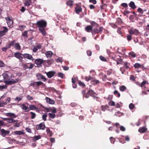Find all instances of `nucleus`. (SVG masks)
Segmentation results:
<instances>
[{"label": "nucleus", "instance_id": "obj_38", "mask_svg": "<svg viewBox=\"0 0 149 149\" xmlns=\"http://www.w3.org/2000/svg\"><path fill=\"white\" fill-rule=\"evenodd\" d=\"M30 2L29 1L26 0L24 1V4L25 5L27 6H29L30 5Z\"/></svg>", "mask_w": 149, "mask_h": 149}, {"label": "nucleus", "instance_id": "obj_32", "mask_svg": "<svg viewBox=\"0 0 149 149\" xmlns=\"http://www.w3.org/2000/svg\"><path fill=\"white\" fill-rule=\"evenodd\" d=\"M99 32V29H94L92 31V33L93 34H94L95 33H98Z\"/></svg>", "mask_w": 149, "mask_h": 149}, {"label": "nucleus", "instance_id": "obj_61", "mask_svg": "<svg viewBox=\"0 0 149 149\" xmlns=\"http://www.w3.org/2000/svg\"><path fill=\"white\" fill-rule=\"evenodd\" d=\"M27 98L28 100H33V98L32 97L30 96L29 95H27Z\"/></svg>", "mask_w": 149, "mask_h": 149}, {"label": "nucleus", "instance_id": "obj_5", "mask_svg": "<svg viewBox=\"0 0 149 149\" xmlns=\"http://www.w3.org/2000/svg\"><path fill=\"white\" fill-rule=\"evenodd\" d=\"M36 128L37 130H44L45 127L44 123H42L39 125H37L36 126Z\"/></svg>", "mask_w": 149, "mask_h": 149}, {"label": "nucleus", "instance_id": "obj_44", "mask_svg": "<svg viewBox=\"0 0 149 149\" xmlns=\"http://www.w3.org/2000/svg\"><path fill=\"white\" fill-rule=\"evenodd\" d=\"M91 24L92 25L91 26H93V27L94 26H95V27H97L98 26L97 24L95 22L93 21H92L91 22Z\"/></svg>", "mask_w": 149, "mask_h": 149}, {"label": "nucleus", "instance_id": "obj_10", "mask_svg": "<svg viewBox=\"0 0 149 149\" xmlns=\"http://www.w3.org/2000/svg\"><path fill=\"white\" fill-rule=\"evenodd\" d=\"M19 105L22 109L25 110V112L29 111L28 106H26L24 104H20Z\"/></svg>", "mask_w": 149, "mask_h": 149}, {"label": "nucleus", "instance_id": "obj_15", "mask_svg": "<svg viewBox=\"0 0 149 149\" xmlns=\"http://www.w3.org/2000/svg\"><path fill=\"white\" fill-rule=\"evenodd\" d=\"M76 12L77 14H79L81 12L82 9L81 7L78 5H77L75 8Z\"/></svg>", "mask_w": 149, "mask_h": 149}, {"label": "nucleus", "instance_id": "obj_54", "mask_svg": "<svg viewBox=\"0 0 149 149\" xmlns=\"http://www.w3.org/2000/svg\"><path fill=\"white\" fill-rule=\"evenodd\" d=\"M79 85L81 86L82 87H84L85 86V85L83 82L79 81Z\"/></svg>", "mask_w": 149, "mask_h": 149}, {"label": "nucleus", "instance_id": "obj_50", "mask_svg": "<svg viewBox=\"0 0 149 149\" xmlns=\"http://www.w3.org/2000/svg\"><path fill=\"white\" fill-rule=\"evenodd\" d=\"M51 112H52L54 114L56 112V109L55 108H53L51 109Z\"/></svg>", "mask_w": 149, "mask_h": 149}, {"label": "nucleus", "instance_id": "obj_45", "mask_svg": "<svg viewBox=\"0 0 149 149\" xmlns=\"http://www.w3.org/2000/svg\"><path fill=\"white\" fill-rule=\"evenodd\" d=\"M134 107V104L132 103H130L129 105V108L130 109H133Z\"/></svg>", "mask_w": 149, "mask_h": 149}, {"label": "nucleus", "instance_id": "obj_12", "mask_svg": "<svg viewBox=\"0 0 149 149\" xmlns=\"http://www.w3.org/2000/svg\"><path fill=\"white\" fill-rule=\"evenodd\" d=\"M1 135L3 136H4L9 134L10 132L8 131H6L3 129L1 130Z\"/></svg>", "mask_w": 149, "mask_h": 149}, {"label": "nucleus", "instance_id": "obj_26", "mask_svg": "<svg viewBox=\"0 0 149 149\" xmlns=\"http://www.w3.org/2000/svg\"><path fill=\"white\" fill-rule=\"evenodd\" d=\"M129 5L130 7L132 9H134L136 8V6H135V4L133 1L130 2L129 3Z\"/></svg>", "mask_w": 149, "mask_h": 149}, {"label": "nucleus", "instance_id": "obj_51", "mask_svg": "<svg viewBox=\"0 0 149 149\" xmlns=\"http://www.w3.org/2000/svg\"><path fill=\"white\" fill-rule=\"evenodd\" d=\"M5 125L3 121L0 120V130H1V127Z\"/></svg>", "mask_w": 149, "mask_h": 149}, {"label": "nucleus", "instance_id": "obj_25", "mask_svg": "<svg viewBox=\"0 0 149 149\" xmlns=\"http://www.w3.org/2000/svg\"><path fill=\"white\" fill-rule=\"evenodd\" d=\"M41 138L40 135L35 136L33 137L32 140L34 141H36L40 139Z\"/></svg>", "mask_w": 149, "mask_h": 149}, {"label": "nucleus", "instance_id": "obj_30", "mask_svg": "<svg viewBox=\"0 0 149 149\" xmlns=\"http://www.w3.org/2000/svg\"><path fill=\"white\" fill-rule=\"evenodd\" d=\"M143 65H141L139 63H136L135 64H134V67L135 68H140V67H143Z\"/></svg>", "mask_w": 149, "mask_h": 149}, {"label": "nucleus", "instance_id": "obj_56", "mask_svg": "<svg viewBox=\"0 0 149 149\" xmlns=\"http://www.w3.org/2000/svg\"><path fill=\"white\" fill-rule=\"evenodd\" d=\"M63 75H64V74L63 73L59 72L58 73V77H59L61 78H63Z\"/></svg>", "mask_w": 149, "mask_h": 149}, {"label": "nucleus", "instance_id": "obj_21", "mask_svg": "<svg viewBox=\"0 0 149 149\" xmlns=\"http://www.w3.org/2000/svg\"><path fill=\"white\" fill-rule=\"evenodd\" d=\"M45 28L46 27H44L39 28V31L44 36H45L46 35V32L45 31Z\"/></svg>", "mask_w": 149, "mask_h": 149}, {"label": "nucleus", "instance_id": "obj_2", "mask_svg": "<svg viewBox=\"0 0 149 149\" xmlns=\"http://www.w3.org/2000/svg\"><path fill=\"white\" fill-rule=\"evenodd\" d=\"M3 77L5 81L10 80L12 78V74L9 72H6L2 74Z\"/></svg>", "mask_w": 149, "mask_h": 149}, {"label": "nucleus", "instance_id": "obj_4", "mask_svg": "<svg viewBox=\"0 0 149 149\" xmlns=\"http://www.w3.org/2000/svg\"><path fill=\"white\" fill-rule=\"evenodd\" d=\"M18 81V80L17 79H15V80L14 79L8 80L5 81V82L6 84H12L16 83H17Z\"/></svg>", "mask_w": 149, "mask_h": 149}, {"label": "nucleus", "instance_id": "obj_22", "mask_svg": "<svg viewBox=\"0 0 149 149\" xmlns=\"http://www.w3.org/2000/svg\"><path fill=\"white\" fill-rule=\"evenodd\" d=\"M147 129L145 127H140L139 130V132L140 133H143L146 131Z\"/></svg>", "mask_w": 149, "mask_h": 149}, {"label": "nucleus", "instance_id": "obj_49", "mask_svg": "<svg viewBox=\"0 0 149 149\" xmlns=\"http://www.w3.org/2000/svg\"><path fill=\"white\" fill-rule=\"evenodd\" d=\"M57 62H62L63 61L62 59L61 58H59L56 59Z\"/></svg>", "mask_w": 149, "mask_h": 149}, {"label": "nucleus", "instance_id": "obj_8", "mask_svg": "<svg viewBox=\"0 0 149 149\" xmlns=\"http://www.w3.org/2000/svg\"><path fill=\"white\" fill-rule=\"evenodd\" d=\"M3 28L4 29V30L2 31H0V37L4 35L8 31V29L6 27H3ZM1 42V40L0 39V44Z\"/></svg>", "mask_w": 149, "mask_h": 149}, {"label": "nucleus", "instance_id": "obj_28", "mask_svg": "<svg viewBox=\"0 0 149 149\" xmlns=\"http://www.w3.org/2000/svg\"><path fill=\"white\" fill-rule=\"evenodd\" d=\"M14 47L15 49L17 50H20L21 49V47L19 43H16L14 44Z\"/></svg>", "mask_w": 149, "mask_h": 149}, {"label": "nucleus", "instance_id": "obj_7", "mask_svg": "<svg viewBox=\"0 0 149 149\" xmlns=\"http://www.w3.org/2000/svg\"><path fill=\"white\" fill-rule=\"evenodd\" d=\"M22 55L25 58L32 60V61H33L34 60V58H33L31 55L28 54H22Z\"/></svg>", "mask_w": 149, "mask_h": 149}, {"label": "nucleus", "instance_id": "obj_33", "mask_svg": "<svg viewBox=\"0 0 149 149\" xmlns=\"http://www.w3.org/2000/svg\"><path fill=\"white\" fill-rule=\"evenodd\" d=\"M0 105L1 107H4L5 105H6L7 104L6 102H5L3 101H1L0 102Z\"/></svg>", "mask_w": 149, "mask_h": 149}, {"label": "nucleus", "instance_id": "obj_52", "mask_svg": "<svg viewBox=\"0 0 149 149\" xmlns=\"http://www.w3.org/2000/svg\"><path fill=\"white\" fill-rule=\"evenodd\" d=\"M100 58L101 60L103 61H106V58L102 56H100Z\"/></svg>", "mask_w": 149, "mask_h": 149}, {"label": "nucleus", "instance_id": "obj_1", "mask_svg": "<svg viewBox=\"0 0 149 149\" xmlns=\"http://www.w3.org/2000/svg\"><path fill=\"white\" fill-rule=\"evenodd\" d=\"M36 24L38 28L46 27L47 25V22L45 20H41L38 21Z\"/></svg>", "mask_w": 149, "mask_h": 149}, {"label": "nucleus", "instance_id": "obj_55", "mask_svg": "<svg viewBox=\"0 0 149 149\" xmlns=\"http://www.w3.org/2000/svg\"><path fill=\"white\" fill-rule=\"evenodd\" d=\"M120 130L123 132L125 131V127L122 126H121L120 127Z\"/></svg>", "mask_w": 149, "mask_h": 149}, {"label": "nucleus", "instance_id": "obj_18", "mask_svg": "<svg viewBox=\"0 0 149 149\" xmlns=\"http://www.w3.org/2000/svg\"><path fill=\"white\" fill-rule=\"evenodd\" d=\"M53 54L52 52L50 51H47L45 53L46 56L47 58H50Z\"/></svg>", "mask_w": 149, "mask_h": 149}, {"label": "nucleus", "instance_id": "obj_60", "mask_svg": "<svg viewBox=\"0 0 149 149\" xmlns=\"http://www.w3.org/2000/svg\"><path fill=\"white\" fill-rule=\"evenodd\" d=\"M4 65V63L2 61H0V67H3Z\"/></svg>", "mask_w": 149, "mask_h": 149}, {"label": "nucleus", "instance_id": "obj_3", "mask_svg": "<svg viewBox=\"0 0 149 149\" xmlns=\"http://www.w3.org/2000/svg\"><path fill=\"white\" fill-rule=\"evenodd\" d=\"M6 22L8 26L10 28L13 27V21L12 19L10 18L9 17H8L5 18Z\"/></svg>", "mask_w": 149, "mask_h": 149}, {"label": "nucleus", "instance_id": "obj_43", "mask_svg": "<svg viewBox=\"0 0 149 149\" xmlns=\"http://www.w3.org/2000/svg\"><path fill=\"white\" fill-rule=\"evenodd\" d=\"M92 83L94 84H97L99 83V81L98 80H93L91 81Z\"/></svg>", "mask_w": 149, "mask_h": 149}, {"label": "nucleus", "instance_id": "obj_40", "mask_svg": "<svg viewBox=\"0 0 149 149\" xmlns=\"http://www.w3.org/2000/svg\"><path fill=\"white\" fill-rule=\"evenodd\" d=\"M43 75L40 74H36V77L38 79V80L41 79Z\"/></svg>", "mask_w": 149, "mask_h": 149}, {"label": "nucleus", "instance_id": "obj_24", "mask_svg": "<svg viewBox=\"0 0 149 149\" xmlns=\"http://www.w3.org/2000/svg\"><path fill=\"white\" fill-rule=\"evenodd\" d=\"M14 133L17 135H21L24 134V130H23L22 131H15L14 132Z\"/></svg>", "mask_w": 149, "mask_h": 149}, {"label": "nucleus", "instance_id": "obj_58", "mask_svg": "<svg viewBox=\"0 0 149 149\" xmlns=\"http://www.w3.org/2000/svg\"><path fill=\"white\" fill-rule=\"evenodd\" d=\"M134 32V34H135V35H138L139 33V32L138 30L136 29H135V31Z\"/></svg>", "mask_w": 149, "mask_h": 149}, {"label": "nucleus", "instance_id": "obj_16", "mask_svg": "<svg viewBox=\"0 0 149 149\" xmlns=\"http://www.w3.org/2000/svg\"><path fill=\"white\" fill-rule=\"evenodd\" d=\"M47 102L50 104H54L55 103V101L54 100H52L50 98L46 97L45 98Z\"/></svg>", "mask_w": 149, "mask_h": 149}, {"label": "nucleus", "instance_id": "obj_17", "mask_svg": "<svg viewBox=\"0 0 149 149\" xmlns=\"http://www.w3.org/2000/svg\"><path fill=\"white\" fill-rule=\"evenodd\" d=\"M44 61L41 59H37L35 60V63L38 65H41V64L43 63Z\"/></svg>", "mask_w": 149, "mask_h": 149}, {"label": "nucleus", "instance_id": "obj_42", "mask_svg": "<svg viewBox=\"0 0 149 149\" xmlns=\"http://www.w3.org/2000/svg\"><path fill=\"white\" fill-rule=\"evenodd\" d=\"M22 97H17L15 99V100L16 101H17L18 102H19L22 99Z\"/></svg>", "mask_w": 149, "mask_h": 149}, {"label": "nucleus", "instance_id": "obj_47", "mask_svg": "<svg viewBox=\"0 0 149 149\" xmlns=\"http://www.w3.org/2000/svg\"><path fill=\"white\" fill-rule=\"evenodd\" d=\"M109 104L110 106H113L115 105V103L113 101H111L109 102Z\"/></svg>", "mask_w": 149, "mask_h": 149}, {"label": "nucleus", "instance_id": "obj_63", "mask_svg": "<svg viewBox=\"0 0 149 149\" xmlns=\"http://www.w3.org/2000/svg\"><path fill=\"white\" fill-rule=\"evenodd\" d=\"M110 141L112 143H114V139L112 137H111L110 138Z\"/></svg>", "mask_w": 149, "mask_h": 149}, {"label": "nucleus", "instance_id": "obj_64", "mask_svg": "<svg viewBox=\"0 0 149 149\" xmlns=\"http://www.w3.org/2000/svg\"><path fill=\"white\" fill-rule=\"evenodd\" d=\"M121 6L124 7H127V5L126 3H123L121 4Z\"/></svg>", "mask_w": 149, "mask_h": 149}, {"label": "nucleus", "instance_id": "obj_20", "mask_svg": "<svg viewBox=\"0 0 149 149\" xmlns=\"http://www.w3.org/2000/svg\"><path fill=\"white\" fill-rule=\"evenodd\" d=\"M14 118H8L7 122L9 123H12L17 122V120H14Z\"/></svg>", "mask_w": 149, "mask_h": 149}, {"label": "nucleus", "instance_id": "obj_46", "mask_svg": "<svg viewBox=\"0 0 149 149\" xmlns=\"http://www.w3.org/2000/svg\"><path fill=\"white\" fill-rule=\"evenodd\" d=\"M134 31L135 29H131L129 30V33L130 34H134Z\"/></svg>", "mask_w": 149, "mask_h": 149}, {"label": "nucleus", "instance_id": "obj_27", "mask_svg": "<svg viewBox=\"0 0 149 149\" xmlns=\"http://www.w3.org/2000/svg\"><path fill=\"white\" fill-rule=\"evenodd\" d=\"M112 58L113 60L117 61V64H118L120 63V62L121 61V60H120V57H119V58H118L117 59L116 58V57H112Z\"/></svg>", "mask_w": 149, "mask_h": 149}, {"label": "nucleus", "instance_id": "obj_37", "mask_svg": "<svg viewBox=\"0 0 149 149\" xmlns=\"http://www.w3.org/2000/svg\"><path fill=\"white\" fill-rule=\"evenodd\" d=\"M67 4L68 6H71L73 4V1L71 0H69L67 2Z\"/></svg>", "mask_w": 149, "mask_h": 149}, {"label": "nucleus", "instance_id": "obj_39", "mask_svg": "<svg viewBox=\"0 0 149 149\" xmlns=\"http://www.w3.org/2000/svg\"><path fill=\"white\" fill-rule=\"evenodd\" d=\"M7 88V86L6 84L5 85L2 86H0V90H1L2 89H6Z\"/></svg>", "mask_w": 149, "mask_h": 149}, {"label": "nucleus", "instance_id": "obj_19", "mask_svg": "<svg viewBox=\"0 0 149 149\" xmlns=\"http://www.w3.org/2000/svg\"><path fill=\"white\" fill-rule=\"evenodd\" d=\"M6 116L11 118H15L17 117L16 116L14 113H6Z\"/></svg>", "mask_w": 149, "mask_h": 149}, {"label": "nucleus", "instance_id": "obj_59", "mask_svg": "<svg viewBox=\"0 0 149 149\" xmlns=\"http://www.w3.org/2000/svg\"><path fill=\"white\" fill-rule=\"evenodd\" d=\"M127 38L128 40H130L132 39V36L131 35H128L127 36Z\"/></svg>", "mask_w": 149, "mask_h": 149}, {"label": "nucleus", "instance_id": "obj_41", "mask_svg": "<svg viewBox=\"0 0 149 149\" xmlns=\"http://www.w3.org/2000/svg\"><path fill=\"white\" fill-rule=\"evenodd\" d=\"M30 113L31 114V119H34L35 118L36 116V114L32 112H30Z\"/></svg>", "mask_w": 149, "mask_h": 149}, {"label": "nucleus", "instance_id": "obj_13", "mask_svg": "<svg viewBox=\"0 0 149 149\" xmlns=\"http://www.w3.org/2000/svg\"><path fill=\"white\" fill-rule=\"evenodd\" d=\"M28 108L29 110V109L31 110H36L38 112L39 111V109L38 108L33 105H30Z\"/></svg>", "mask_w": 149, "mask_h": 149}, {"label": "nucleus", "instance_id": "obj_35", "mask_svg": "<svg viewBox=\"0 0 149 149\" xmlns=\"http://www.w3.org/2000/svg\"><path fill=\"white\" fill-rule=\"evenodd\" d=\"M123 115V113H120V111H118L115 114V116H120Z\"/></svg>", "mask_w": 149, "mask_h": 149}, {"label": "nucleus", "instance_id": "obj_34", "mask_svg": "<svg viewBox=\"0 0 149 149\" xmlns=\"http://www.w3.org/2000/svg\"><path fill=\"white\" fill-rule=\"evenodd\" d=\"M49 116L52 118H54L56 117V115L55 114L49 113H48Z\"/></svg>", "mask_w": 149, "mask_h": 149}, {"label": "nucleus", "instance_id": "obj_62", "mask_svg": "<svg viewBox=\"0 0 149 149\" xmlns=\"http://www.w3.org/2000/svg\"><path fill=\"white\" fill-rule=\"evenodd\" d=\"M137 11L138 12L140 13L141 14H143V11L141 8H139L138 9Z\"/></svg>", "mask_w": 149, "mask_h": 149}, {"label": "nucleus", "instance_id": "obj_9", "mask_svg": "<svg viewBox=\"0 0 149 149\" xmlns=\"http://www.w3.org/2000/svg\"><path fill=\"white\" fill-rule=\"evenodd\" d=\"M46 75L49 78H51L54 75L56 72L54 71H49L48 72H45Z\"/></svg>", "mask_w": 149, "mask_h": 149}, {"label": "nucleus", "instance_id": "obj_36", "mask_svg": "<svg viewBox=\"0 0 149 149\" xmlns=\"http://www.w3.org/2000/svg\"><path fill=\"white\" fill-rule=\"evenodd\" d=\"M47 116V115L46 113L43 114L42 116V118L43 120L44 121H46V118Z\"/></svg>", "mask_w": 149, "mask_h": 149}, {"label": "nucleus", "instance_id": "obj_14", "mask_svg": "<svg viewBox=\"0 0 149 149\" xmlns=\"http://www.w3.org/2000/svg\"><path fill=\"white\" fill-rule=\"evenodd\" d=\"M42 46L40 44H38L36 46L34 47L32 50L33 52H36L38 49H40L41 47Z\"/></svg>", "mask_w": 149, "mask_h": 149}, {"label": "nucleus", "instance_id": "obj_11", "mask_svg": "<svg viewBox=\"0 0 149 149\" xmlns=\"http://www.w3.org/2000/svg\"><path fill=\"white\" fill-rule=\"evenodd\" d=\"M21 55L22 54L19 52H16L14 54L15 56L20 61H22L23 59Z\"/></svg>", "mask_w": 149, "mask_h": 149}, {"label": "nucleus", "instance_id": "obj_57", "mask_svg": "<svg viewBox=\"0 0 149 149\" xmlns=\"http://www.w3.org/2000/svg\"><path fill=\"white\" fill-rule=\"evenodd\" d=\"M25 27V26L24 25L20 26H19V28L21 30H23Z\"/></svg>", "mask_w": 149, "mask_h": 149}, {"label": "nucleus", "instance_id": "obj_29", "mask_svg": "<svg viewBox=\"0 0 149 149\" xmlns=\"http://www.w3.org/2000/svg\"><path fill=\"white\" fill-rule=\"evenodd\" d=\"M127 89L126 87L124 86H121L119 87V89L121 91H124Z\"/></svg>", "mask_w": 149, "mask_h": 149}, {"label": "nucleus", "instance_id": "obj_53", "mask_svg": "<svg viewBox=\"0 0 149 149\" xmlns=\"http://www.w3.org/2000/svg\"><path fill=\"white\" fill-rule=\"evenodd\" d=\"M91 77L90 76L89 77H85V80L87 81H88L91 79Z\"/></svg>", "mask_w": 149, "mask_h": 149}, {"label": "nucleus", "instance_id": "obj_6", "mask_svg": "<svg viewBox=\"0 0 149 149\" xmlns=\"http://www.w3.org/2000/svg\"><path fill=\"white\" fill-rule=\"evenodd\" d=\"M85 91L84 90L82 92V93L83 94V96L86 98L89 97V94L90 95H92L94 93L93 91L92 90H90L88 92L87 94H85Z\"/></svg>", "mask_w": 149, "mask_h": 149}, {"label": "nucleus", "instance_id": "obj_48", "mask_svg": "<svg viewBox=\"0 0 149 149\" xmlns=\"http://www.w3.org/2000/svg\"><path fill=\"white\" fill-rule=\"evenodd\" d=\"M129 54L131 55L133 58H134L136 56V54L133 52H130Z\"/></svg>", "mask_w": 149, "mask_h": 149}, {"label": "nucleus", "instance_id": "obj_31", "mask_svg": "<svg viewBox=\"0 0 149 149\" xmlns=\"http://www.w3.org/2000/svg\"><path fill=\"white\" fill-rule=\"evenodd\" d=\"M108 108V106L107 105L102 106L101 107V109L103 111H105Z\"/></svg>", "mask_w": 149, "mask_h": 149}, {"label": "nucleus", "instance_id": "obj_23", "mask_svg": "<svg viewBox=\"0 0 149 149\" xmlns=\"http://www.w3.org/2000/svg\"><path fill=\"white\" fill-rule=\"evenodd\" d=\"M93 26H88L85 28V30L87 32H90L92 30Z\"/></svg>", "mask_w": 149, "mask_h": 149}]
</instances>
